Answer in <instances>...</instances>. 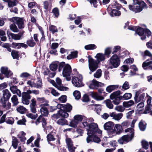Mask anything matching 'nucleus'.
<instances>
[{
	"mask_svg": "<svg viewBox=\"0 0 152 152\" xmlns=\"http://www.w3.org/2000/svg\"><path fill=\"white\" fill-rule=\"evenodd\" d=\"M82 124L84 127H88V129H87L88 134H96L98 131V127L97 124L94 123H91L89 124L86 121L83 122Z\"/></svg>",
	"mask_w": 152,
	"mask_h": 152,
	"instance_id": "1",
	"label": "nucleus"
},
{
	"mask_svg": "<svg viewBox=\"0 0 152 152\" xmlns=\"http://www.w3.org/2000/svg\"><path fill=\"white\" fill-rule=\"evenodd\" d=\"M136 33L139 36H141V39L142 40H144L146 38V35L149 37L151 35V32L147 28H143L139 26L136 30Z\"/></svg>",
	"mask_w": 152,
	"mask_h": 152,
	"instance_id": "2",
	"label": "nucleus"
},
{
	"mask_svg": "<svg viewBox=\"0 0 152 152\" xmlns=\"http://www.w3.org/2000/svg\"><path fill=\"white\" fill-rule=\"evenodd\" d=\"M3 96L0 99V103L2 105L4 108L6 106V103L9 99L11 94L7 89H5L3 90Z\"/></svg>",
	"mask_w": 152,
	"mask_h": 152,
	"instance_id": "3",
	"label": "nucleus"
},
{
	"mask_svg": "<svg viewBox=\"0 0 152 152\" xmlns=\"http://www.w3.org/2000/svg\"><path fill=\"white\" fill-rule=\"evenodd\" d=\"M88 58L89 69L91 72H94L98 68L99 63L92 58L91 55H89Z\"/></svg>",
	"mask_w": 152,
	"mask_h": 152,
	"instance_id": "4",
	"label": "nucleus"
},
{
	"mask_svg": "<svg viewBox=\"0 0 152 152\" xmlns=\"http://www.w3.org/2000/svg\"><path fill=\"white\" fill-rule=\"evenodd\" d=\"M110 64L112 66L110 67L111 69L118 67L120 64V59L119 57L116 54H113L110 59Z\"/></svg>",
	"mask_w": 152,
	"mask_h": 152,
	"instance_id": "5",
	"label": "nucleus"
},
{
	"mask_svg": "<svg viewBox=\"0 0 152 152\" xmlns=\"http://www.w3.org/2000/svg\"><path fill=\"white\" fill-rule=\"evenodd\" d=\"M72 72V68L70 65L69 64H66L63 68L62 75L64 77H66L67 81L71 80L70 75Z\"/></svg>",
	"mask_w": 152,
	"mask_h": 152,
	"instance_id": "6",
	"label": "nucleus"
},
{
	"mask_svg": "<svg viewBox=\"0 0 152 152\" xmlns=\"http://www.w3.org/2000/svg\"><path fill=\"white\" fill-rule=\"evenodd\" d=\"M0 73V79L3 80L4 77L3 75H4L5 77L9 78L11 76L13 75L12 72L10 70H9L8 68L5 66H2L1 67Z\"/></svg>",
	"mask_w": 152,
	"mask_h": 152,
	"instance_id": "7",
	"label": "nucleus"
},
{
	"mask_svg": "<svg viewBox=\"0 0 152 152\" xmlns=\"http://www.w3.org/2000/svg\"><path fill=\"white\" fill-rule=\"evenodd\" d=\"M83 77L81 75H78L77 77H74L72 78V83L76 87H80L83 86Z\"/></svg>",
	"mask_w": 152,
	"mask_h": 152,
	"instance_id": "8",
	"label": "nucleus"
},
{
	"mask_svg": "<svg viewBox=\"0 0 152 152\" xmlns=\"http://www.w3.org/2000/svg\"><path fill=\"white\" fill-rule=\"evenodd\" d=\"M12 22L15 23L19 29L23 28L24 26V21L23 18L13 17L12 18Z\"/></svg>",
	"mask_w": 152,
	"mask_h": 152,
	"instance_id": "9",
	"label": "nucleus"
},
{
	"mask_svg": "<svg viewBox=\"0 0 152 152\" xmlns=\"http://www.w3.org/2000/svg\"><path fill=\"white\" fill-rule=\"evenodd\" d=\"M58 107L61 110H62L64 113L71 112L72 109V106L69 103H67L66 104H58Z\"/></svg>",
	"mask_w": 152,
	"mask_h": 152,
	"instance_id": "10",
	"label": "nucleus"
},
{
	"mask_svg": "<svg viewBox=\"0 0 152 152\" xmlns=\"http://www.w3.org/2000/svg\"><path fill=\"white\" fill-rule=\"evenodd\" d=\"M114 125V123L112 121H108L104 124V129L108 131L109 134H112V133L114 132V131L113 128Z\"/></svg>",
	"mask_w": 152,
	"mask_h": 152,
	"instance_id": "11",
	"label": "nucleus"
},
{
	"mask_svg": "<svg viewBox=\"0 0 152 152\" xmlns=\"http://www.w3.org/2000/svg\"><path fill=\"white\" fill-rule=\"evenodd\" d=\"M68 117L69 114H67L66 113H64L62 110H61L60 109L58 111L57 113L53 114L52 116L53 119H56L61 117L63 118H67Z\"/></svg>",
	"mask_w": 152,
	"mask_h": 152,
	"instance_id": "12",
	"label": "nucleus"
},
{
	"mask_svg": "<svg viewBox=\"0 0 152 152\" xmlns=\"http://www.w3.org/2000/svg\"><path fill=\"white\" fill-rule=\"evenodd\" d=\"M31 96L28 95L26 92H23L22 93V102L24 104L28 105L30 101L29 100L31 99Z\"/></svg>",
	"mask_w": 152,
	"mask_h": 152,
	"instance_id": "13",
	"label": "nucleus"
},
{
	"mask_svg": "<svg viewBox=\"0 0 152 152\" xmlns=\"http://www.w3.org/2000/svg\"><path fill=\"white\" fill-rule=\"evenodd\" d=\"M107 9L110 15L112 17L118 16L121 15V11L116 9H112L110 5L109 6Z\"/></svg>",
	"mask_w": 152,
	"mask_h": 152,
	"instance_id": "14",
	"label": "nucleus"
},
{
	"mask_svg": "<svg viewBox=\"0 0 152 152\" xmlns=\"http://www.w3.org/2000/svg\"><path fill=\"white\" fill-rule=\"evenodd\" d=\"M40 122L42 123V125L43 128L45 129L47 123L46 120L42 116V115H40L35 122L36 125H37Z\"/></svg>",
	"mask_w": 152,
	"mask_h": 152,
	"instance_id": "15",
	"label": "nucleus"
},
{
	"mask_svg": "<svg viewBox=\"0 0 152 152\" xmlns=\"http://www.w3.org/2000/svg\"><path fill=\"white\" fill-rule=\"evenodd\" d=\"M123 129L122 128L121 125L119 124H116L114 128V132L112 133V134H115V133L116 134H120L122 132Z\"/></svg>",
	"mask_w": 152,
	"mask_h": 152,
	"instance_id": "16",
	"label": "nucleus"
},
{
	"mask_svg": "<svg viewBox=\"0 0 152 152\" xmlns=\"http://www.w3.org/2000/svg\"><path fill=\"white\" fill-rule=\"evenodd\" d=\"M130 139V136L128 134L124 135L121 138L118 139V141L119 143L121 144H123L124 142H128V140Z\"/></svg>",
	"mask_w": 152,
	"mask_h": 152,
	"instance_id": "17",
	"label": "nucleus"
},
{
	"mask_svg": "<svg viewBox=\"0 0 152 152\" xmlns=\"http://www.w3.org/2000/svg\"><path fill=\"white\" fill-rule=\"evenodd\" d=\"M122 94V93L120 90L115 91L110 94V99L111 100H113L120 96V95Z\"/></svg>",
	"mask_w": 152,
	"mask_h": 152,
	"instance_id": "18",
	"label": "nucleus"
},
{
	"mask_svg": "<svg viewBox=\"0 0 152 152\" xmlns=\"http://www.w3.org/2000/svg\"><path fill=\"white\" fill-rule=\"evenodd\" d=\"M91 95L92 98L97 101L102 100L104 99L103 96L99 95L97 93L91 92Z\"/></svg>",
	"mask_w": 152,
	"mask_h": 152,
	"instance_id": "19",
	"label": "nucleus"
},
{
	"mask_svg": "<svg viewBox=\"0 0 152 152\" xmlns=\"http://www.w3.org/2000/svg\"><path fill=\"white\" fill-rule=\"evenodd\" d=\"M95 57L96 58L97 60H96L99 63L101 61H104L105 59L104 55L101 53L97 54Z\"/></svg>",
	"mask_w": 152,
	"mask_h": 152,
	"instance_id": "20",
	"label": "nucleus"
},
{
	"mask_svg": "<svg viewBox=\"0 0 152 152\" xmlns=\"http://www.w3.org/2000/svg\"><path fill=\"white\" fill-rule=\"evenodd\" d=\"M59 62L57 61L52 62L50 65V69L52 71H55L57 69Z\"/></svg>",
	"mask_w": 152,
	"mask_h": 152,
	"instance_id": "21",
	"label": "nucleus"
},
{
	"mask_svg": "<svg viewBox=\"0 0 152 152\" xmlns=\"http://www.w3.org/2000/svg\"><path fill=\"white\" fill-rule=\"evenodd\" d=\"M24 32L23 31L22 32H20L18 34H14L11 33L10 35L11 36L12 39L16 40H19Z\"/></svg>",
	"mask_w": 152,
	"mask_h": 152,
	"instance_id": "22",
	"label": "nucleus"
},
{
	"mask_svg": "<svg viewBox=\"0 0 152 152\" xmlns=\"http://www.w3.org/2000/svg\"><path fill=\"white\" fill-rule=\"evenodd\" d=\"M11 100L12 103V106H17L19 103L17 96L15 95L13 96L11 98Z\"/></svg>",
	"mask_w": 152,
	"mask_h": 152,
	"instance_id": "23",
	"label": "nucleus"
},
{
	"mask_svg": "<svg viewBox=\"0 0 152 152\" xmlns=\"http://www.w3.org/2000/svg\"><path fill=\"white\" fill-rule=\"evenodd\" d=\"M134 104V102L132 100H130L127 102H124L123 103L124 107L126 108L129 107Z\"/></svg>",
	"mask_w": 152,
	"mask_h": 152,
	"instance_id": "24",
	"label": "nucleus"
},
{
	"mask_svg": "<svg viewBox=\"0 0 152 152\" xmlns=\"http://www.w3.org/2000/svg\"><path fill=\"white\" fill-rule=\"evenodd\" d=\"M147 124H144V121L142 120L139 122L138 126L140 131H145L146 128Z\"/></svg>",
	"mask_w": 152,
	"mask_h": 152,
	"instance_id": "25",
	"label": "nucleus"
},
{
	"mask_svg": "<svg viewBox=\"0 0 152 152\" xmlns=\"http://www.w3.org/2000/svg\"><path fill=\"white\" fill-rule=\"evenodd\" d=\"M65 118L59 119L57 121V123L60 125L64 126L65 125H68V123L67 121L65 119Z\"/></svg>",
	"mask_w": 152,
	"mask_h": 152,
	"instance_id": "26",
	"label": "nucleus"
},
{
	"mask_svg": "<svg viewBox=\"0 0 152 152\" xmlns=\"http://www.w3.org/2000/svg\"><path fill=\"white\" fill-rule=\"evenodd\" d=\"M40 111L41 113V115H42V116L43 117V116H48L49 112L47 108H41Z\"/></svg>",
	"mask_w": 152,
	"mask_h": 152,
	"instance_id": "27",
	"label": "nucleus"
},
{
	"mask_svg": "<svg viewBox=\"0 0 152 152\" xmlns=\"http://www.w3.org/2000/svg\"><path fill=\"white\" fill-rule=\"evenodd\" d=\"M118 86L117 85H110L106 88V91L108 93H110L116 88H117Z\"/></svg>",
	"mask_w": 152,
	"mask_h": 152,
	"instance_id": "28",
	"label": "nucleus"
},
{
	"mask_svg": "<svg viewBox=\"0 0 152 152\" xmlns=\"http://www.w3.org/2000/svg\"><path fill=\"white\" fill-rule=\"evenodd\" d=\"M53 132H50L49 133L47 136V140L48 142L51 141H53L55 140L56 138L53 134Z\"/></svg>",
	"mask_w": 152,
	"mask_h": 152,
	"instance_id": "29",
	"label": "nucleus"
},
{
	"mask_svg": "<svg viewBox=\"0 0 152 152\" xmlns=\"http://www.w3.org/2000/svg\"><path fill=\"white\" fill-rule=\"evenodd\" d=\"M27 45L31 47H33L36 45V43L34 42L32 37H31L30 39L26 41Z\"/></svg>",
	"mask_w": 152,
	"mask_h": 152,
	"instance_id": "30",
	"label": "nucleus"
},
{
	"mask_svg": "<svg viewBox=\"0 0 152 152\" xmlns=\"http://www.w3.org/2000/svg\"><path fill=\"white\" fill-rule=\"evenodd\" d=\"M12 137V145L15 149H16L17 148L19 143L18 141L15 137Z\"/></svg>",
	"mask_w": 152,
	"mask_h": 152,
	"instance_id": "31",
	"label": "nucleus"
},
{
	"mask_svg": "<svg viewBox=\"0 0 152 152\" xmlns=\"http://www.w3.org/2000/svg\"><path fill=\"white\" fill-rule=\"evenodd\" d=\"M26 108L23 106H20L16 109L17 111L22 114H24L26 112Z\"/></svg>",
	"mask_w": 152,
	"mask_h": 152,
	"instance_id": "32",
	"label": "nucleus"
},
{
	"mask_svg": "<svg viewBox=\"0 0 152 152\" xmlns=\"http://www.w3.org/2000/svg\"><path fill=\"white\" fill-rule=\"evenodd\" d=\"M107 107L110 109H112L113 108V105L112 102L109 99H107L105 101Z\"/></svg>",
	"mask_w": 152,
	"mask_h": 152,
	"instance_id": "33",
	"label": "nucleus"
},
{
	"mask_svg": "<svg viewBox=\"0 0 152 152\" xmlns=\"http://www.w3.org/2000/svg\"><path fill=\"white\" fill-rule=\"evenodd\" d=\"M11 55L14 59H18L19 57L18 51L14 50L11 52Z\"/></svg>",
	"mask_w": 152,
	"mask_h": 152,
	"instance_id": "34",
	"label": "nucleus"
},
{
	"mask_svg": "<svg viewBox=\"0 0 152 152\" xmlns=\"http://www.w3.org/2000/svg\"><path fill=\"white\" fill-rule=\"evenodd\" d=\"M96 46L94 44H91L85 46V49L86 50H93L95 49Z\"/></svg>",
	"mask_w": 152,
	"mask_h": 152,
	"instance_id": "35",
	"label": "nucleus"
},
{
	"mask_svg": "<svg viewBox=\"0 0 152 152\" xmlns=\"http://www.w3.org/2000/svg\"><path fill=\"white\" fill-rule=\"evenodd\" d=\"M134 129L132 128H129L125 130L126 132H130L131 133V135H129L130 136V139H132L134 137Z\"/></svg>",
	"mask_w": 152,
	"mask_h": 152,
	"instance_id": "36",
	"label": "nucleus"
},
{
	"mask_svg": "<svg viewBox=\"0 0 152 152\" xmlns=\"http://www.w3.org/2000/svg\"><path fill=\"white\" fill-rule=\"evenodd\" d=\"M10 30L14 32H18L19 31L16 26L14 23H12L10 26Z\"/></svg>",
	"mask_w": 152,
	"mask_h": 152,
	"instance_id": "37",
	"label": "nucleus"
},
{
	"mask_svg": "<svg viewBox=\"0 0 152 152\" xmlns=\"http://www.w3.org/2000/svg\"><path fill=\"white\" fill-rule=\"evenodd\" d=\"M112 52V48L110 47H108L106 48L104 51V55H105L108 58L110 56V55Z\"/></svg>",
	"mask_w": 152,
	"mask_h": 152,
	"instance_id": "38",
	"label": "nucleus"
},
{
	"mask_svg": "<svg viewBox=\"0 0 152 152\" xmlns=\"http://www.w3.org/2000/svg\"><path fill=\"white\" fill-rule=\"evenodd\" d=\"M49 30L53 34H54L56 32H57L58 31V30L56 27L53 25L50 26L49 27Z\"/></svg>",
	"mask_w": 152,
	"mask_h": 152,
	"instance_id": "39",
	"label": "nucleus"
},
{
	"mask_svg": "<svg viewBox=\"0 0 152 152\" xmlns=\"http://www.w3.org/2000/svg\"><path fill=\"white\" fill-rule=\"evenodd\" d=\"M132 94L130 93H125L123 96H122V100H128L131 98Z\"/></svg>",
	"mask_w": 152,
	"mask_h": 152,
	"instance_id": "40",
	"label": "nucleus"
},
{
	"mask_svg": "<svg viewBox=\"0 0 152 152\" xmlns=\"http://www.w3.org/2000/svg\"><path fill=\"white\" fill-rule=\"evenodd\" d=\"M114 99L113 101V102L115 104L117 105L120 103L121 101L122 100V96H119L118 97Z\"/></svg>",
	"mask_w": 152,
	"mask_h": 152,
	"instance_id": "41",
	"label": "nucleus"
},
{
	"mask_svg": "<svg viewBox=\"0 0 152 152\" xmlns=\"http://www.w3.org/2000/svg\"><path fill=\"white\" fill-rule=\"evenodd\" d=\"M73 95L75 99L77 100L80 99L81 97L80 93L78 91H75L73 93Z\"/></svg>",
	"mask_w": 152,
	"mask_h": 152,
	"instance_id": "42",
	"label": "nucleus"
},
{
	"mask_svg": "<svg viewBox=\"0 0 152 152\" xmlns=\"http://www.w3.org/2000/svg\"><path fill=\"white\" fill-rule=\"evenodd\" d=\"M97 81L95 79H93L92 82L90 84L89 86V87L90 89H96V86L97 83Z\"/></svg>",
	"mask_w": 152,
	"mask_h": 152,
	"instance_id": "43",
	"label": "nucleus"
},
{
	"mask_svg": "<svg viewBox=\"0 0 152 152\" xmlns=\"http://www.w3.org/2000/svg\"><path fill=\"white\" fill-rule=\"evenodd\" d=\"M149 59H147L145 62H144L142 64V67L145 69V68L152 64V61H149Z\"/></svg>",
	"mask_w": 152,
	"mask_h": 152,
	"instance_id": "44",
	"label": "nucleus"
},
{
	"mask_svg": "<svg viewBox=\"0 0 152 152\" xmlns=\"http://www.w3.org/2000/svg\"><path fill=\"white\" fill-rule=\"evenodd\" d=\"M74 119L78 123L81 122L83 119V116L81 115H75L74 117Z\"/></svg>",
	"mask_w": 152,
	"mask_h": 152,
	"instance_id": "45",
	"label": "nucleus"
},
{
	"mask_svg": "<svg viewBox=\"0 0 152 152\" xmlns=\"http://www.w3.org/2000/svg\"><path fill=\"white\" fill-rule=\"evenodd\" d=\"M142 148L145 149L147 150L148 149L149 144L148 142L146 141L143 140L141 142Z\"/></svg>",
	"mask_w": 152,
	"mask_h": 152,
	"instance_id": "46",
	"label": "nucleus"
},
{
	"mask_svg": "<svg viewBox=\"0 0 152 152\" xmlns=\"http://www.w3.org/2000/svg\"><path fill=\"white\" fill-rule=\"evenodd\" d=\"M58 99L61 102L64 103L66 101L67 96L66 95H62Z\"/></svg>",
	"mask_w": 152,
	"mask_h": 152,
	"instance_id": "47",
	"label": "nucleus"
},
{
	"mask_svg": "<svg viewBox=\"0 0 152 152\" xmlns=\"http://www.w3.org/2000/svg\"><path fill=\"white\" fill-rule=\"evenodd\" d=\"M78 124V122H77L74 119L72 120L70 123L69 126L73 128H76L77 127V125Z\"/></svg>",
	"mask_w": 152,
	"mask_h": 152,
	"instance_id": "48",
	"label": "nucleus"
},
{
	"mask_svg": "<svg viewBox=\"0 0 152 152\" xmlns=\"http://www.w3.org/2000/svg\"><path fill=\"white\" fill-rule=\"evenodd\" d=\"M2 47L4 48H6L8 51L9 52H11L12 50L10 48L11 47L10 44L8 43H5L3 45Z\"/></svg>",
	"mask_w": 152,
	"mask_h": 152,
	"instance_id": "49",
	"label": "nucleus"
},
{
	"mask_svg": "<svg viewBox=\"0 0 152 152\" xmlns=\"http://www.w3.org/2000/svg\"><path fill=\"white\" fill-rule=\"evenodd\" d=\"M52 12L56 17H58L59 15V12L58 9L56 7L54 8L52 10Z\"/></svg>",
	"mask_w": 152,
	"mask_h": 152,
	"instance_id": "50",
	"label": "nucleus"
},
{
	"mask_svg": "<svg viewBox=\"0 0 152 152\" xmlns=\"http://www.w3.org/2000/svg\"><path fill=\"white\" fill-rule=\"evenodd\" d=\"M102 71L100 69H99L94 74V76L96 78H99L101 75Z\"/></svg>",
	"mask_w": 152,
	"mask_h": 152,
	"instance_id": "51",
	"label": "nucleus"
},
{
	"mask_svg": "<svg viewBox=\"0 0 152 152\" xmlns=\"http://www.w3.org/2000/svg\"><path fill=\"white\" fill-rule=\"evenodd\" d=\"M41 139L39 135L37 139L35 140L34 142V145L37 148H39V142Z\"/></svg>",
	"mask_w": 152,
	"mask_h": 152,
	"instance_id": "52",
	"label": "nucleus"
},
{
	"mask_svg": "<svg viewBox=\"0 0 152 152\" xmlns=\"http://www.w3.org/2000/svg\"><path fill=\"white\" fill-rule=\"evenodd\" d=\"M82 101L84 102H88L90 100L88 95L86 94H84L82 97Z\"/></svg>",
	"mask_w": 152,
	"mask_h": 152,
	"instance_id": "53",
	"label": "nucleus"
},
{
	"mask_svg": "<svg viewBox=\"0 0 152 152\" xmlns=\"http://www.w3.org/2000/svg\"><path fill=\"white\" fill-rule=\"evenodd\" d=\"M123 115V114L122 113L116 114L113 119L116 120L118 121L121 118Z\"/></svg>",
	"mask_w": 152,
	"mask_h": 152,
	"instance_id": "54",
	"label": "nucleus"
},
{
	"mask_svg": "<svg viewBox=\"0 0 152 152\" xmlns=\"http://www.w3.org/2000/svg\"><path fill=\"white\" fill-rule=\"evenodd\" d=\"M88 136L86 140L87 142L88 143L90 142L93 141V137L94 136V134H88Z\"/></svg>",
	"mask_w": 152,
	"mask_h": 152,
	"instance_id": "55",
	"label": "nucleus"
},
{
	"mask_svg": "<svg viewBox=\"0 0 152 152\" xmlns=\"http://www.w3.org/2000/svg\"><path fill=\"white\" fill-rule=\"evenodd\" d=\"M130 88L129 83L127 81H125L123 84L122 88L124 90H126L129 89Z\"/></svg>",
	"mask_w": 152,
	"mask_h": 152,
	"instance_id": "56",
	"label": "nucleus"
},
{
	"mask_svg": "<svg viewBox=\"0 0 152 152\" xmlns=\"http://www.w3.org/2000/svg\"><path fill=\"white\" fill-rule=\"evenodd\" d=\"M56 88L58 90L61 91H67L69 89V88L67 87L61 86H57Z\"/></svg>",
	"mask_w": 152,
	"mask_h": 152,
	"instance_id": "57",
	"label": "nucleus"
},
{
	"mask_svg": "<svg viewBox=\"0 0 152 152\" xmlns=\"http://www.w3.org/2000/svg\"><path fill=\"white\" fill-rule=\"evenodd\" d=\"M121 50V47L119 46H115L113 49V51L112 53L114 54V53H116L118 51Z\"/></svg>",
	"mask_w": 152,
	"mask_h": 152,
	"instance_id": "58",
	"label": "nucleus"
},
{
	"mask_svg": "<svg viewBox=\"0 0 152 152\" xmlns=\"http://www.w3.org/2000/svg\"><path fill=\"white\" fill-rule=\"evenodd\" d=\"M58 65H59L58 70L59 72H60L66 64L65 62L63 61L60 63H59Z\"/></svg>",
	"mask_w": 152,
	"mask_h": 152,
	"instance_id": "59",
	"label": "nucleus"
},
{
	"mask_svg": "<svg viewBox=\"0 0 152 152\" xmlns=\"http://www.w3.org/2000/svg\"><path fill=\"white\" fill-rule=\"evenodd\" d=\"M26 120L25 118H23L22 119L20 120L17 121V124L18 125H25V123L26 122Z\"/></svg>",
	"mask_w": 152,
	"mask_h": 152,
	"instance_id": "60",
	"label": "nucleus"
},
{
	"mask_svg": "<svg viewBox=\"0 0 152 152\" xmlns=\"http://www.w3.org/2000/svg\"><path fill=\"white\" fill-rule=\"evenodd\" d=\"M49 53L51 54H53L57 56L58 55L57 53V50L56 49H51V48H49L48 50Z\"/></svg>",
	"mask_w": 152,
	"mask_h": 152,
	"instance_id": "61",
	"label": "nucleus"
},
{
	"mask_svg": "<svg viewBox=\"0 0 152 152\" xmlns=\"http://www.w3.org/2000/svg\"><path fill=\"white\" fill-rule=\"evenodd\" d=\"M11 91L14 94H15L17 91L18 90L17 87L16 86H13L10 88Z\"/></svg>",
	"mask_w": 152,
	"mask_h": 152,
	"instance_id": "62",
	"label": "nucleus"
},
{
	"mask_svg": "<svg viewBox=\"0 0 152 152\" xmlns=\"http://www.w3.org/2000/svg\"><path fill=\"white\" fill-rule=\"evenodd\" d=\"M93 141L95 142L99 143L101 141V140L98 136L94 135Z\"/></svg>",
	"mask_w": 152,
	"mask_h": 152,
	"instance_id": "63",
	"label": "nucleus"
},
{
	"mask_svg": "<svg viewBox=\"0 0 152 152\" xmlns=\"http://www.w3.org/2000/svg\"><path fill=\"white\" fill-rule=\"evenodd\" d=\"M129 122L128 121H124L122 123L121 125L122 128L123 127V128H126L128 126H129Z\"/></svg>",
	"mask_w": 152,
	"mask_h": 152,
	"instance_id": "64",
	"label": "nucleus"
}]
</instances>
